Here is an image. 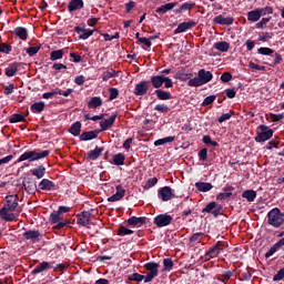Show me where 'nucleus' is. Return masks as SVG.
Listing matches in <instances>:
<instances>
[{
    "mask_svg": "<svg viewBox=\"0 0 284 284\" xmlns=\"http://www.w3.org/2000/svg\"><path fill=\"white\" fill-rule=\"evenodd\" d=\"M109 92H110V95H109L110 101H114V99L119 97V89L116 88H110Z\"/></svg>",
    "mask_w": 284,
    "mask_h": 284,
    "instance_id": "49",
    "label": "nucleus"
},
{
    "mask_svg": "<svg viewBox=\"0 0 284 284\" xmlns=\"http://www.w3.org/2000/svg\"><path fill=\"white\" fill-rule=\"evenodd\" d=\"M114 165H124L125 164V155L123 153H118L113 156Z\"/></svg>",
    "mask_w": 284,
    "mask_h": 284,
    "instance_id": "37",
    "label": "nucleus"
},
{
    "mask_svg": "<svg viewBox=\"0 0 284 284\" xmlns=\"http://www.w3.org/2000/svg\"><path fill=\"white\" fill-rule=\"evenodd\" d=\"M212 79H214V75L210 71H205V69H201L197 72V77L189 80L187 85H190V88H201V85H205V83H210Z\"/></svg>",
    "mask_w": 284,
    "mask_h": 284,
    "instance_id": "2",
    "label": "nucleus"
},
{
    "mask_svg": "<svg viewBox=\"0 0 284 284\" xmlns=\"http://www.w3.org/2000/svg\"><path fill=\"white\" fill-rule=\"evenodd\" d=\"M114 121H116V114H113L110 116V119L101 121L100 122V128L101 132H105V130H110L111 125H114Z\"/></svg>",
    "mask_w": 284,
    "mask_h": 284,
    "instance_id": "18",
    "label": "nucleus"
},
{
    "mask_svg": "<svg viewBox=\"0 0 284 284\" xmlns=\"http://www.w3.org/2000/svg\"><path fill=\"white\" fill-rule=\"evenodd\" d=\"M32 176H37L38 179H43L45 176V166L40 165L33 170H31Z\"/></svg>",
    "mask_w": 284,
    "mask_h": 284,
    "instance_id": "29",
    "label": "nucleus"
},
{
    "mask_svg": "<svg viewBox=\"0 0 284 284\" xmlns=\"http://www.w3.org/2000/svg\"><path fill=\"white\" fill-rule=\"evenodd\" d=\"M145 223V217H136V216H132L128 220V225H132V226H141L144 225Z\"/></svg>",
    "mask_w": 284,
    "mask_h": 284,
    "instance_id": "30",
    "label": "nucleus"
},
{
    "mask_svg": "<svg viewBox=\"0 0 284 284\" xmlns=\"http://www.w3.org/2000/svg\"><path fill=\"white\" fill-rule=\"evenodd\" d=\"M221 81L223 83H230V81H232V73L230 72H224L222 75H221Z\"/></svg>",
    "mask_w": 284,
    "mask_h": 284,
    "instance_id": "56",
    "label": "nucleus"
},
{
    "mask_svg": "<svg viewBox=\"0 0 284 284\" xmlns=\"http://www.w3.org/2000/svg\"><path fill=\"white\" fill-rule=\"evenodd\" d=\"M242 196L243 199H246L248 203H253L254 199H256V191L254 190L244 191Z\"/></svg>",
    "mask_w": 284,
    "mask_h": 284,
    "instance_id": "35",
    "label": "nucleus"
},
{
    "mask_svg": "<svg viewBox=\"0 0 284 284\" xmlns=\"http://www.w3.org/2000/svg\"><path fill=\"white\" fill-rule=\"evenodd\" d=\"M258 39L260 41H268V39H272V36L270 34V32H261L258 34Z\"/></svg>",
    "mask_w": 284,
    "mask_h": 284,
    "instance_id": "61",
    "label": "nucleus"
},
{
    "mask_svg": "<svg viewBox=\"0 0 284 284\" xmlns=\"http://www.w3.org/2000/svg\"><path fill=\"white\" fill-rule=\"evenodd\" d=\"M112 78H114V71H104L102 73V81H110Z\"/></svg>",
    "mask_w": 284,
    "mask_h": 284,
    "instance_id": "54",
    "label": "nucleus"
},
{
    "mask_svg": "<svg viewBox=\"0 0 284 284\" xmlns=\"http://www.w3.org/2000/svg\"><path fill=\"white\" fill-rule=\"evenodd\" d=\"M70 134H73V136H79L81 134V122L73 123L69 129Z\"/></svg>",
    "mask_w": 284,
    "mask_h": 284,
    "instance_id": "33",
    "label": "nucleus"
},
{
    "mask_svg": "<svg viewBox=\"0 0 284 284\" xmlns=\"http://www.w3.org/2000/svg\"><path fill=\"white\" fill-rule=\"evenodd\" d=\"M174 8H176V2H170L158 8L155 12H158V14H165V12H170V10H174Z\"/></svg>",
    "mask_w": 284,
    "mask_h": 284,
    "instance_id": "23",
    "label": "nucleus"
},
{
    "mask_svg": "<svg viewBox=\"0 0 284 284\" xmlns=\"http://www.w3.org/2000/svg\"><path fill=\"white\" fill-rule=\"evenodd\" d=\"M129 281H135V283H141V281H145V276L139 273H133L129 276Z\"/></svg>",
    "mask_w": 284,
    "mask_h": 284,
    "instance_id": "42",
    "label": "nucleus"
},
{
    "mask_svg": "<svg viewBox=\"0 0 284 284\" xmlns=\"http://www.w3.org/2000/svg\"><path fill=\"white\" fill-rule=\"evenodd\" d=\"M154 110L156 112H161L162 114H166V112H170V106L165 104H158L155 105Z\"/></svg>",
    "mask_w": 284,
    "mask_h": 284,
    "instance_id": "45",
    "label": "nucleus"
},
{
    "mask_svg": "<svg viewBox=\"0 0 284 284\" xmlns=\"http://www.w3.org/2000/svg\"><path fill=\"white\" fill-rule=\"evenodd\" d=\"M164 270H172L174 267V262L171 258L163 260Z\"/></svg>",
    "mask_w": 284,
    "mask_h": 284,
    "instance_id": "55",
    "label": "nucleus"
},
{
    "mask_svg": "<svg viewBox=\"0 0 284 284\" xmlns=\"http://www.w3.org/2000/svg\"><path fill=\"white\" fill-rule=\"evenodd\" d=\"M222 250H225V243L222 241L216 242V244L205 253V260L210 261V258H216Z\"/></svg>",
    "mask_w": 284,
    "mask_h": 284,
    "instance_id": "7",
    "label": "nucleus"
},
{
    "mask_svg": "<svg viewBox=\"0 0 284 284\" xmlns=\"http://www.w3.org/2000/svg\"><path fill=\"white\" fill-rule=\"evenodd\" d=\"M97 136H99V131L94 130V131L83 132L80 135V140L81 141H92V139H97Z\"/></svg>",
    "mask_w": 284,
    "mask_h": 284,
    "instance_id": "24",
    "label": "nucleus"
},
{
    "mask_svg": "<svg viewBox=\"0 0 284 284\" xmlns=\"http://www.w3.org/2000/svg\"><path fill=\"white\" fill-rule=\"evenodd\" d=\"M165 75H153L151 77V83L155 90H159L163 85V80Z\"/></svg>",
    "mask_w": 284,
    "mask_h": 284,
    "instance_id": "25",
    "label": "nucleus"
},
{
    "mask_svg": "<svg viewBox=\"0 0 284 284\" xmlns=\"http://www.w3.org/2000/svg\"><path fill=\"white\" fill-rule=\"evenodd\" d=\"M196 3L194 2H185L181 6L180 10H192Z\"/></svg>",
    "mask_w": 284,
    "mask_h": 284,
    "instance_id": "63",
    "label": "nucleus"
},
{
    "mask_svg": "<svg viewBox=\"0 0 284 284\" xmlns=\"http://www.w3.org/2000/svg\"><path fill=\"white\" fill-rule=\"evenodd\" d=\"M83 0H71L68 4L69 12H75V10H82Z\"/></svg>",
    "mask_w": 284,
    "mask_h": 284,
    "instance_id": "21",
    "label": "nucleus"
},
{
    "mask_svg": "<svg viewBox=\"0 0 284 284\" xmlns=\"http://www.w3.org/2000/svg\"><path fill=\"white\" fill-rule=\"evenodd\" d=\"M22 185L28 194H34V192H37V180L32 178L24 180Z\"/></svg>",
    "mask_w": 284,
    "mask_h": 284,
    "instance_id": "12",
    "label": "nucleus"
},
{
    "mask_svg": "<svg viewBox=\"0 0 284 284\" xmlns=\"http://www.w3.org/2000/svg\"><path fill=\"white\" fill-rule=\"evenodd\" d=\"M105 150L103 146H97L94 150L89 151L87 154V161H97L101 153Z\"/></svg>",
    "mask_w": 284,
    "mask_h": 284,
    "instance_id": "15",
    "label": "nucleus"
},
{
    "mask_svg": "<svg viewBox=\"0 0 284 284\" xmlns=\"http://www.w3.org/2000/svg\"><path fill=\"white\" fill-rule=\"evenodd\" d=\"M47 156H50V150L27 151L20 155V158L18 159V163H21L23 161H29V163H32L33 161H41V159H45Z\"/></svg>",
    "mask_w": 284,
    "mask_h": 284,
    "instance_id": "3",
    "label": "nucleus"
},
{
    "mask_svg": "<svg viewBox=\"0 0 284 284\" xmlns=\"http://www.w3.org/2000/svg\"><path fill=\"white\" fill-rule=\"evenodd\" d=\"M213 21L219 26H232V23H234V18L232 17L224 18L223 16L220 14L215 17Z\"/></svg>",
    "mask_w": 284,
    "mask_h": 284,
    "instance_id": "17",
    "label": "nucleus"
},
{
    "mask_svg": "<svg viewBox=\"0 0 284 284\" xmlns=\"http://www.w3.org/2000/svg\"><path fill=\"white\" fill-rule=\"evenodd\" d=\"M154 225L158 227H165L172 223V215L160 214L153 220Z\"/></svg>",
    "mask_w": 284,
    "mask_h": 284,
    "instance_id": "10",
    "label": "nucleus"
},
{
    "mask_svg": "<svg viewBox=\"0 0 284 284\" xmlns=\"http://www.w3.org/2000/svg\"><path fill=\"white\" fill-rule=\"evenodd\" d=\"M19 205V195H7L3 207L0 210V219L3 221H16L17 215L12 212L17 210Z\"/></svg>",
    "mask_w": 284,
    "mask_h": 284,
    "instance_id": "1",
    "label": "nucleus"
},
{
    "mask_svg": "<svg viewBox=\"0 0 284 284\" xmlns=\"http://www.w3.org/2000/svg\"><path fill=\"white\" fill-rule=\"evenodd\" d=\"M92 34H94V30H85L82 31V34H80L79 39H90V37H92Z\"/></svg>",
    "mask_w": 284,
    "mask_h": 284,
    "instance_id": "52",
    "label": "nucleus"
},
{
    "mask_svg": "<svg viewBox=\"0 0 284 284\" xmlns=\"http://www.w3.org/2000/svg\"><path fill=\"white\" fill-rule=\"evenodd\" d=\"M57 94H61V89L43 93L42 99H52V97H57Z\"/></svg>",
    "mask_w": 284,
    "mask_h": 284,
    "instance_id": "47",
    "label": "nucleus"
},
{
    "mask_svg": "<svg viewBox=\"0 0 284 284\" xmlns=\"http://www.w3.org/2000/svg\"><path fill=\"white\" fill-rule=\"evenodd\" d=\"M59 59H63V50H55L51 52L50 60L59 61Z\"/></svg>",
    "mask_w": 284,
    "mask_h": 284,
    "instance_id": "40",
    "label": "nucleus"
},
{
    "mask_svg": "<svg viewBox=\"0 0 284 284\" xmlns=\"http://www.w3.org/2000/svg\"><path fill=\"white\" fill-rule=\"evenodd\" d=\"M258 54H263L264 57H270V54H274V50L271 48L262 47L257 50Z\"/></svg>",
    "mask_w": 284,
    "mask_h": 284,
    "instance_id": "46",
    "label": "nucleus"
},
{
    "mask_svg": "<svg viewBox=\"0 0 284 284\" xmlns=\"http://www.w3.org/2000/svg\"><path fill=\"white\" fill-rule=\"evenodd\" d=\"M115 190H116L115 194L108 197V201L110 203H115V201H121V199H123V196H125V189H123L122 185H116Z\"/></svg>",
    "mask_w": 284,
    "mask_h": 284,
    "instance_id": "14",
    "label": "nucleus"
},
{
    "mask_svg": "<svg viewBox=\"0 0 284 284\" xmlns=\"http://www.w3.org/2000/svg\"><path fill=\"white\" fill-rule=\"evenodd\" d=\"M22 236L26 241H31V243H39L41 240V233L39 231L29 230L24 232Z\"/></svg>",
    "mask_w": 284,
    "mask_h": 284,
    "instance_id": "13",
    "label": "nucleus"
},
{
    "mask_svg": "<svg viewBox=\"0 0 284 284\" xmlns=\"http://www.w3.org/2000/svg\"><path fill=\"white\" fill-rule=\"evenodd\" d=\"M0 52H2L3 54H10V52H12V45L6 42L0 43Z\"/></svg>",
    "mask_w": 284,
    "mask_h": 284,
    "instance_id": "43",
    "label": "nucleus"
},
{
    "mask_svg": "<svg viewBox=\"0 0 284 284\" xmlns=\"http://www.w3.org/2000/svg\"><path fill=\"white\" fill-rule=\"evenodd\" d=\"M155 94L160 101H169V99H172V93L161 89L155 90Z\"/></svg>",
    "mask_w": 284,
    "mask_h": 284,
    "instance_id": "27",
    "label": "nucleus"
},
{
    "mask_svg": "<svg viewBox=\"0 0 284 284\" xmlns=\"http://www.w3.org/2000/svg\"><path fill=\"white\" fill-rule=\"evenodd\" d=\"M214 101H216V95H210V97H206L204 99V101L202 102V105L205 106V105H212V103H214Z\"/></svg>",
    "mask_w": 284,
    "mask_h": 284,
    "instance_id": "51",
    "label": "nucleus"
},
{
    "mask_svg": "<svg viewBox=\"0 0 284 284\" xmlns=\"http://www.w3.org/2000/svg\"><path fill=\"white\" fill-rule=\"evenodd\" d=\"M271 19L272 18H263L260 22L256 23V28L260 30L265 28L267 26V23H270Z\"/></svg>",
    "mask_w": 284,
    "mask_h": 284,
    "instance_id": "53",
    "label": "nucleus"
},
{
    "mask_svg": "<svg viewBox=\"0 0 284 284\" xmlns=\"http://www.w3.org/2000/svg\"><path fill=\"white\" fill-rule=\"evenodd\" d=\"M101 105H103V99H101V97H93L88 102V108H90L91 110H95V108H101Z\"/></svg>",
    "mask_w": 284,
    "mask_h": 284,
    "instance_id": "22",
    "label": "nucleus"
},
{
    "mask_svg": "<svg viewBox=\"0 0 284 284\" xmlns=\"http://www.w3.org/2000/svg\"><path fill=\"white\" fill-rule=\"evenodd\" d=\"M47 270H50V263L49 262H42L36 268L32 271V274H41V272H45Z\"/></svg>",
    "mask_w": 284,
    "mask_h": 284,
    "instance_id": "32",
    "label": "nucleus"
},
{
    "mask_svg": "<svg viewBox=\"0 0 284 284\" xmlns=\"http://www.w3.org/2000/svg\"><path fill=\"white\" fill-rule=\"evenodd\" d=\"M144 267L149 272L145 276L144 283H151V281H154V278L159 276V263L150 262L146 263Z\"/></svg>",
    "mask_w": 284,
    "mask_h": 284,
    "instance_id": "6",
    "label": "nucleus"
},
{
    "mask_svg": "<svg viewBox=\"0 0 284 284\" xmlns=\"http://www.w3.org/2000/svg\"><path fill=\"white\" fill-rule=\"evenodd\" d=\"M194 26H196V22L194 21L182 22L174 30V34H181V32H185V30H190V28H194Z\"/></svg>",
    "mask_w": 284,
    "mask_h": 284,
    "instance_id": "16",
    "label": "nucleus"
},
{
    "mask_svg": "<svg viewBox=\"0 0 284 284\" xmlns=\"http://www.w3.org/2000/svg\"><path fill=\"white\" fill-rule=\"evenodd\" d=\"M43 110H45V103H43V102H37L31 105V111L34 114H39V113L43 112Z\"/></svg>",
    "mask_w": 284,
    "mask_h": 284,
    "instance_id": "34",
    "label": "nucleus"
},
{
    "mask_svg": "<svg viewBox=\"0 0 284 284\" xmlns=\"http://www.w3.org/2000/svg\"><path fill=\"white\" fill-rule=\"evenodd\" d=\"M163 83H164L165 88H172V85H173L172 79H170V78H168L165 75H164Z\"/></svg>",
    "mask_w": 284,
    "mask_h": 284,
    "instance_id": "64",
    "label": "nucleus"
},
{
    "mask_svg": "<svg viewBox=\"0 0 284 284\" xmlns=\"http://www.w3.org/2000/svg\"><path fill=\"white\" fill-rule=\"evenodd\" d=\"M267 223L273 227H281L284 223V213L281 212V209L275 207L271 210L267 214Z\"/></svg>",
    "mask_w": 284,
    "mask_h": 284,
    "instance_id": "4",
    "label": "nucleus"
},
{
    "mask_svg": "<svg viewBox=\"0 0 284 284\" xmlns=\"http://www.w3.org/2000/svg\"><path fill=\"white\" fill-rule=\"evenodd\" d=\"M195 187L196 190H199V192H210V190H212L213 186L212 183L196 182Z\"/></svg>",
    "mask_w": 284,
    "mask_h": 284,
    "instance_id": "28",
    "label": "nucleus"
},
{
    "mask_svg": "<svg viewBox=\"0 0 284 284\" xmlns=\"http://www.w3.org/2000/svg\"><path fill=\"white\" fill-rule=\"evenodd\" d=\"M50 221L51 223H57V225L53 226L54 230H63V227L68 225V222L63 221V214L59 211L51 213Z\"/></svg>",
    "mask_w": 284,
    "mask_h": 284,
    "instance_id": "8",
    "label": "nucleus"
},
{
    "mask_svg": "<svg viewBox=\"0 0 284 284\" xmlns=\"http://www.w3.org/2000/svg\"><path fill=\"white\" fill-rule=\"evenodd\" d=\"M231 276H234V273L232 271H227V272H224L222 275H221V281L222 283H226L230 281Z\"/></svg>",
    "mask_w": 284,
    "mask_h": 284,
    "instance_id": "48",
    "label": "nucleus"
},
{
    "mask_svg": "<svg viewBox=\"0 0 284 284\" xmlns=\"http://www.w3.org/2000/svg\"><path fill=\"white\" fill-rule=\"evenodd\" d=\"M16 36H18L22 41H26L28 39V29L23 27H18L14 29Z\"/></svg>",
    "mask_w": 284,
    "mask_h": 284,
    "instance_id": "31",
    "label": "nucleus"
},
{
    "mask_svg": "<svg viewBox=\"0 0 284 284\" xmlns=\"http://www.w3.org/2000/svg\"><path fill=\"white\" fill-rule=\"evenodd\" d=\"M201 236H205V233H195L189 239V241L190 243H196Z\"/></svg>",
    "mask_w": 284,
    "mask_h": 284,
    "instance_id": "60",
    "label": "nucleus"
},
{
    "mask_svg": "<svg viewBox=\"0 0 284 284\" xmlns=\"http://www.w3.org/2000/svg\"><path fill=\"white\" fill-rule=\"evenodd\" d=\"M215 50H219V52H227V50H230V43H227L226 41H222V42H216L214 44Z\"/></svg>",
    "mask_w": 284,
    "mask_h": 284,
    "instance_id": "36",
    "label": "nucleus"
},
{
    "mask_svg": "<svg viewBox=\"0 0 284 284\" xmlns=\"http://www.w3.org/2000/svg\"><path fill=\"white\" fill-rule=\"evenodd\" d=\"M23 121H26V116H23L22 114H19V113L12 114L9 119L10 123H21Z\"/></svg>",
    "mask_w": 284,
    "mask_h": 284,
    "instance_id": "39",
    "label": "nucleus"
},
{
    "mask_svg": "<svg viewBox=\"0 0 284 284\" xmlns=\"http://www.w3.org/2000/svg\"><path fill=\"white\" fill-rule=\"evenodd\" d=\"M199 159L200 161H207V149H202L199 152Z\"/></svg>",
    "mask_w": 284,
    "mask_h": 284,
    "instance_id": "62",
    "label": "nucleus"
},
{
    "mask_svg": "<svg viewBox=\"0 0 284 284\" xmlns=\"http://www.w3.org/2000/svg\"><path fill=\"white\" fill-rule=\"evenodd\" d=\"M258 129L261 132H257V136L255 138L256 143H263L265 141H270L272 136H274V131L271 130L267 125H260Z\"/></svg>",
    "mask_w": 284,
    "mask_h": 284,
    "instance_id": "5",
    "label": "nucleus"
},
{
    "mask_svg": "<svg viewBox=\"0 0 284 284\" xmlns=\"http://www.w3.org/2000/svg\"><path fill=\"white\" fill-rule=\"evenodd\" d=\"M39 50H41L40 45L30 47L27 49V54H29V57H34V54H37V52H39Z\"/></svg>",
    "mask_w": 284,
    "mask_h": 284,
    "instance_id": "50",
    "label": "nucleus"
},
{
    "mask_svg": "<svg viewBox=\"0 0 284 284\" xmlns=\"http://www.w3.org/2000/svg\"><path fill=\"white\" fill-rule=\"evenodd\" d=\"M91 221L92 214L90 213V211H83L82 213L78 214V225H82L83 227H90V225H92Z\"/></svg>",
    "mask_w": 284,
    "mask_h": 284,
    "instance_id": "9",
    "label": "nucleus"
},
{
    "mask_svg": "<svg viewBox=\"0 0 284 284\" xmlns=\"http://www.w3.org/2000/svg\"><path fill=\"white\" fill-rule=\"evenodd\" d=\"M234 114V111H230L229 113H223L219 119V123H225V121H230L232 119V115Z\"/></svg>",
    "mask_w": 284,
    "mask_h": 284,
    "instance_id": "44",
    "label": "nucleus"
},
{
    "mask_svg": "<svg viewBox=\"0 0 284 284\" xmlns=\"http://www.w3.org/2000/svg\"><path fill=\"white\" fill-rule=\"evenodd\" d=\"M17 72H19V63L17 62L9 64V67L6 69L7 77H14Z\"/></svg>",
    "mask_w": 284,
    "mask_h": 284,
    "instance_id": "26",
    "label": "nucleus"
},
{
    "mask_svg": "<svg viewBox=\"0 0 284 284\" xmlns=\"http://www.w3.org/2000/svg\"><path fill=\"white\" fill-rule=\"evenodd\" d=\"M159 194L162 201H170L172 199V189L170 186H164L159 190Z\"/></svg>",
    "mask_w": 284,
    "mask_h": 284,
    "instance_id": "19",
    "label": "nucleus"
},
{
    "mask_svg": "<svg viewBox=\"0 0 284 284\" xmlns=\"http://www.w3.org/2000/svg\"><path fill=\"white\" fill-rule=\"evenodd\" d=\"M134 234V231L126 229L125 226H120L118 230V236H128Z\"/></svg>",
    "mask_w": 284,
    "mask_h": 284,
    "instance_id": "41",
    "label": "nucleus"
},
{
    "mask_svg": "<svg viewBox=\"0 0 284 284\" xmlns=\"http://www.w3.org/2000/svg\"><path fill=\"white\" fill-rule=\"evenodd\" d=\"M148 90H150V81H141L135 84L133 93L135 97H144V94H148Z\"/></svg>",
    "mask_w": 284,
    "mask_h": 284,
    "instance_id": "11",
    "label": "nucleus"
},
{
    "mask_svg": "<svg viewBox=\"0 0 284 284\" xmlns=\"http://www.w3.org/2000/svg\"><path fill=\"white\" fill-rule=\"evenodd\" d=\"M248 21H252L253 23H256V21H260L261 17L258 16L257 9L250 11L247 13Z\"/></svg>",
    "mask_w": 284,
    "mask_h": 284,
    "instance_id": "38",
    "label": "nucleus"
},
{
    "mask_svg": "<svg viewBox=\"0 0 284 284\" xmlns=\"http://www.w3.org/2000/svg\"><path fill=\"white\" fill-rule=\"evenodd\" d=\"M216 207V202H210L202 212H206L210 214Z\"/></svg>",
    "mask_w": 284,
    "mask_h": 284,
    "instance_id": "59",
    "label": "nucleus"
},
{
    "mask_svg": "<svg viewBox=\"0 0 284 284\" xmlns=\"http://www.w3.org/2000/svg\"><path fill=\"white\" fill-rule=\"evenodd\" d=\"M276 250H278V246L274 244L268 252L265 253V258H270V256H274L276 254Z\"/></svg>",
    "mask_w": 284,
    "mask_h": 284,
    "instance_id": "58",
    "label": "nucleus"
},
{
    "mask_svg": "<svg viewBox=\"0 0 284 284\" xmlns=\"http://www.w3.org/2000/svg\"><path fill=\"white\" fill-rule=\"evenodd\" d=\"M158 183H159V179L156 178L150 179L148 180L145 187L150 190V187H154Z\"/></svg>",
    "mask_w": 284,
    "mask_h": 284,
    "instance_id": "57",
    "label": "nucleus"
},
{
    "mask_svg": "<svg viewBox=\"0 0 284 284\" xmlns=\"http://www.w3.org/2000/svg\"><path fill=\"white\" fill-rule=\"evenodd\" d=\"M39 189L42 190V191L50 192L51 190H54V182H52L48 179H43L39 183Z\"/></svg>",
    "mask_w": 284,
    "mask_h": 284,
    "instance_id": "20",
    "label": "nucleus"
}]
</instances>
